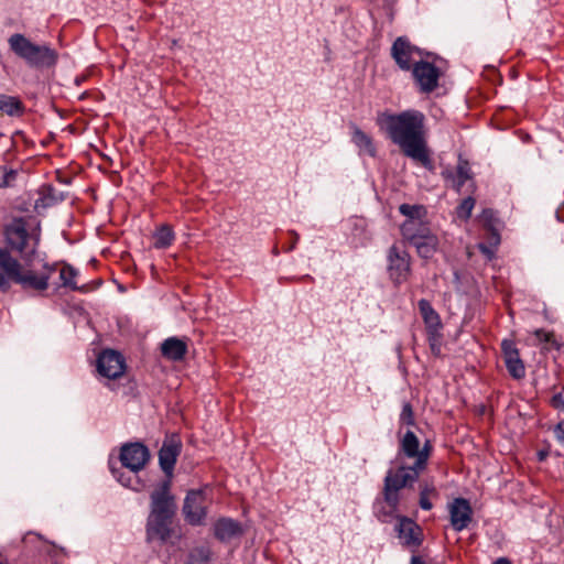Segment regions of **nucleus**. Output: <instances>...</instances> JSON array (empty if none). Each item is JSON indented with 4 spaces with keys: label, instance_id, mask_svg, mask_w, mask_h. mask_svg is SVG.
I'll return each instance as SVG.
<instances>
[{
    "label": "nucleus",
    "instance_id": "f257e3e1",
    "mask_svg": "<svg viewBox=\"0 0 564 564\" xmlns=\"http://www.w3.org/2000/svg\"><path fill=\"white\" fill-rule=\"evenodd\" d=\"M376 123L402 153L425 169H434L425 140V116L415 109L378 112Z\"/></svg>",
    "mask_w": 564,
    "mask_h": 564
},
{
    "label": "nucleus",
    "instance_id": "f03ea898",
    "mask_svg": "<svg viewBox=\"0 0 564 564\" xmlns=\"http://www.w3.org/2000/svg\"><path fill=\"white\" fill-rule=\"evenodd\" d=\"M176 506L174 497L170 494V481H163L151 494L150 513L147 520V541L165 543L172 533V519Z\"/></svg>",
    "mask_w": 564,
    "mask_h": 564
},
{
    "label": "nucleus",
    "instance_id": "7ed1b4c3",
    "mask_svg": "<svg viewBox=\"0 0 564 564\" xmlns=\"http://www.w3.org/2000/svg\"><path fill=\"white\" fill-rule=\"evenodd\" d=\"M150 457L149 448L142 443L123 444L119 459L128 473L110 466L111 474L123 487L140 492L147 488V481L139 476V473L147 466Z\"/></svg>",
    "mask_w": 564,
    "mask_h": 564
},
{
    "label": "nucleus",
    "instance_id": "20e7f679",
    "mask_svg": "<svg viewBox=\"0 0 564 564\" xmlns=\"http://www.w3.org/2000/svg\"><path fill=\"white\" fill-rule=\"evenodd\" d=\"M10 50L32 68L54 67L58 53L47 44H36L21 33H14L8 39Z\"/></svg>",
    "mask_w": 564,
    "mask_h": 564
},
{
    "label": "nucleus",
    "instance_id": "39448f33",
    "mask_svg": "<svg viewBox=\"0 0 564 564\" xmlns=\"http://www.w3.org/2000/svg\"><path fill=\"white\" fill-rule=\"evenodd\" d=\"M395 469H389L383 480V499L393 511H398L400 490L412 487L419 479L420 471L405 462L398 463Z\"/></svg>",
    "mask_w": 564,
    "mask_h": 564
},
{
    "label": "nucleus",
    "instance_id": "423d86ee",
    "mask_svg": "<svg viewBox=\"0 0 564 564\" xmlns=\"http://www.w3.org/2000/svg\"><path fill=\"white\" fill-rule=\"evenodd\" d=\"M401 232L403 238L416 249L420 257L430 259L436 252L438 239L432 234L429 226H420L415 225L413 221H404L401 226Z\"/></svg>",
    "mask_w": 564,
    "mask_h": 564
},
{
    "label": "nucleus",
    "instance_id": "0eeeda50",
    "mask_svg": "<svg viewBox=\"0 0 564 564\" xmlns=\"http://www.w3.org/2000/svg\"><path fill=\"white\" fill-rule=\"evenodd\" d=\"M6 237L9 246L22 257L34 253L39 242V237H32L29 234L24 218H14L6 227Z\"/></svg>",
    "mask_w": 564,
    "mask_h": 564
},
{
    "label": "nucleus",
    "instance_id": "6e6552de",
    "mask_svg": "<svg viewBox=\"0 0 564 564\" xmlns=\"http://www.w3.org/2000/svg\"><path fill=\"white\" fill-rule=\"evenodd\" d=\"M56 269V263H44L41 272L22 268L14 283L25 291L42 293L48 289V281Z\"/></svg>",
    "mask_w": 564,
    "mask_h": 564
},
{
    "label": "nucleus",
    "instance_id": "1a4fd4ad",
    "mask_svg": "<svg viewBox=\"0 0 564 564\" xmlns=\"http://www.w3.org/2000/svg\"><path fill=\"white\" fill-rule=\"evenodd\" d=\"M410 70L421 93L429 94L438 86L441 72L434 64L419 59Z\"/></svg>",
    "mask_w": 564,
    "mask_h": 564
},
{
    "label": "nucleus",
    "instance_id": "9d476101",
    "mask_svg": "<svg viewBox=\"0 0 564 564\" xmlns=\"http://www.w3.org/2000/svg\"><path fill=\"white\" fill-rule=\"evenodd\" d=\"M183 514L191 525H202L207 516L206 497L203 490H191L187 492Z\"/></svg>",
    "mask_w": 564,
    "mask_h": 564
},
{
    "label": "nucleus",
    "instance_id": "9b49d317",
    "mask_svg": "<svg viewBox=\"0 0 564 564\" xmlns=\"http://www.w3.org/2000/svg\"><path fill=\"white\" fill-rule=\"evenodd\" d=\"M388 272L394 284H401L410 274V256L405 250L391 246L388 250Z\"/></svg>",
    "mask_w": 564,
    "mask_h": 564
},
{
    "label": "nucleus",
    "instance_id": "f8f14e48",
    "mask_svg": "<svg viewBox=\"0 0 564 564\" xmlns=\"http://www.w3.org/2000/svg\"><path fill=\"white\" fill-rule=\"evenodd\" d=\"M391 56L402 70H410L416 56L422 57L423 51L410 43L404 36H399L391 46Z\"/></svg>",
    "mask_w": 564,
    "mask_h": 564
},
{
    "label": "nucleus",
    "instance_id": "ddd939ff",
    "mask_svg": "<svg viewBox=\"0 0 564 564\" xmlns=\"http://www.w3.org/2000/svg\"><path fill=\"white\" fill-rule=\"evenodd\" d=\"M126 364L122 355L112 349L101 351L97 358V371L108 379H117L124 373Z\"/></svg>",
    "mask_w": 564,
    "mask_h": 564
},
{
    "label": "nucleus",
    "instance_id": "4468645a",
    "mask_svg": "<svg viewBox=\"0 0 564 564\" xmlns=\"http://www.w3.org/2000/svg\"><path fill=\"white\" fill-rule=\"evenodd\" d=\"M23 265L6 248H0V292L7 293L18 279Z\"/></svg>",
    "mask_w": 564,
    "mask_h": 564
},
{
    "label": "nucleus",
    "instance_id": "2eb2a0df",
    "mask_svg": "<svg viewBox=\"0 0 564 564\" xmlns=\"http://www.w3.org/2000/svg\"><path fill=\"white\" fill-rule=\"evenodd\" d=\"M181 448L182 443L177 435L172 434L164 440L159 451V464L166 475H172Z\"/></svg>",
    "mask_w": 564,
    "mask_h": 564
},
{
    "label": "nucleus",
    "instance_id": "dca6fc26",
    "mask_svg": "<svg viewBox=\"0 0 564 564\" xmlns=\"http://www.w3.org/2000/svg\"><path fill=\"white\" fill-rule=\"evenodd\" d=\"M451 524L457 532L465 530L471 522L473 510L465 498H455L448 505Z\"/></svg>",
    "mask_w": 564,
    "mask_h": 564
},
{
    "label": "nucleus",
    "instance_id": "f3484780",
    "mask_svg": "<svg viewBox=\"0 0 564 564\" xmlns=\"http://www.w3.org/2000/svg\"><path fill=\"white\" fill-rule=\"evenodd\" d=\"M442 177L447 187L460 193L466 182L471 180V170L469 163L459 156L455 169L447 167L442 171Z\"/></svg>",
    "mask_w": 564,
    "mask_h": 564
},
{
    "label": "nucleus",
    "instance_id": "a211bd4d",
    "mask_svg": "<svg viewBox=\"0 0 564 564\" xmlns=\"http://www.w3.org/2000/svg\"><path fill=\"white\" fill-rule=\"evenodd\" d=\"M501 351L506 368L513 379H522L525 376V367L520 354L512 340L505 339L501 343Z\"/></svg>",
    "mask_w": 564,
    "mask_h": 564
},
{
    "label": "nucleus",
    "instance_id": "6ab92c4d",
    "mask_svg": "<svg viewBox=\"0 0 564 564\" xmlns=\"http://www.w3.org/2000/svg\"><path fill=\"white\" fill-rule=\"evenodd\" d=\"M394 529L403 545L417 547L422 543L421 529L413 520L401 517Z\"/></svg>",
    "mask_w": 564,
    "mask_h": 564
},
{
    "label": "nucleus",
    "instance_id": "aec40b11",
    "mask_svg": "<svg viewBox=\"0 0 564 564\" xmlns=\"http://www.w3.org/2000/svg\"><path fill=\"white\" fill-rule=\"evenodd\" d=\"M241 533V524L231 518H220L214 524V534L221 542L230 541Z\"/></svg>",
    "mask_w": 564,
    "mask_h": 564
},
{
    "label": "nucleus",
    "instance_id": "412c9836",
    "mask_svg": "<svg viewBox=\"0 0 564 564\" xmlns=\"http://www.w3.org/2000/svg\"><path fill=\"white\" fill-rule=\"evenodd\" d=\"M419 310L424 321L427 335L437 336L442 328V322L438 313L432 307L431 303L422 299L419 301Z\"/></svg>",
    "mask_w": 564,
    "mask_h": 564
},
{
    "label": "nucleus",
    "instance_id": "4be33fe9",
    "mask_svg": "<svg viewBox=\"0 0 564 564\" xmlns=\"http://www.w3.org/2000/svg\"><path fill=\"white\" fill-rule=\"evenodd\" d=\"M187 352V344L177 337H169L161 344L162 356L171 361H181Z\"/></svg>",
    "mask_w": 564,
    "mask_h": 564
},
{
    "label": "nucleus",
    "instance_id": "5701e85b",
    "mask_svg": "<svg viewBox=\"0 0 564 564\" xmlns=\"http://www.w3.org/2000/svg\"><path fill=\"white\" fill-rule=\"evenodd\" d=\"M420 448V441L417 436L412 432L408 431L400 441V448L397 455V462H404L405 458L417 459Z\"/></svg>",
    "mask_w": 564,
    "mask_h": 564
},
{
    "label": "nucleus",
    "instance_id": "b1692460",
    "mask_svg": "<svg viewBox=\"0 0 564 564\" xmlns=\"http://www.w3.org/2000/svg\"><path fill=\"white\" fill-rule=\"evenodd\" d=\"M351 129V141L358 148L359 155L376 156L377 150L372 138L355 124Z\"/></svg>",
    "mask_w": 564,
    "mask_h": 564
},
{
    "label": "nucleus",
    "instance_id": "393cba45",
    "mask_svg": "<svg viewBox=\"0 0 564 564\" xmlns=\"http://www.w3.org/2000/svg\"><path fill=\"white\" fill-rule=\"evenodd\" d=\"M78 275V271L72 267L70 264H64L59 271V281L61 284L58 288H65L70 291H79V292H86L87 286L82 285L79 286L76 282V278Z\"/></svg>",
    "mask_w": 564,
    "mask_h": 564
},
{
    "label": "nucleus",
    "instance_id": "a878e982",
    "mask_svg": "<svg viewBox=\"0 0 564 564\" xmlns=\"http://www.w3.org/2000/svg\"><path fill=\"white\" fill-rule=\"evenodd\" d=\"M23 111L24 106L18 97L0 94V112L10 117H19Z\"/></svg>",
    "mask_w": 564,
    "mask_h": 564
},
{
    "label": "nucleus",
    "instance_id": "bb28decb",
    "mask_svg": "<svg viewBox=\"0 0 564 564\" xmlns=\"http://www.w3.org/2000/svg\"><path fill=\"white\" fill-rule=\"evenodd\" d=\"M63 199L62 193L57 192L53 186H43L41 197L35 200V207H48Z\"/></svg>",
    "mask_w": 564,
    "mask_h": 564
},
{
    "label": "nucleus",
    "instance_id": "cd10ccee",
    "mask_svg": "<svg viewBox=\"0 0 564 564\" xmlns=\"http://www.w3.org/2000/svg\"><path fill=\"white\" fill-rule=\"evenodd\" d=\"M174 232L167 225L161 226L153 235V246L156 249H165L174 241Z\"/></svg>",
    "mask_w": 564,
    "mask_h": 564
},
{
    "label": "nucleus",
    "instance_id": "c85d7f7f",
    "mask_svg": "<svg viewBox=\"0 0 564 564\" xmlns=\"http://www.w3.org/2000/svg\"><path fill=\"white\" fill-rule=\"evenodd\" d=\"M399 212L403 216L408 217L405 221H413L415 225L427 226L422 221V216L425 214L423 206L402 204L399 207Z\"/></svg>",
    "mask_w": 564,
    "mask_h": 564
},
{
    "label": "nucleus",
    "instance_id": "c756f323",
    "mask_svg": "<svg viewBox=\"0 0 564 564\" xmlns=\"http://www.w3.org/2000/svg\"><path fill=\"white\" fill-rule=\"evenodd\" d=\"M437 495L436 489L433 485L427 482H422L420 486V507L423 510H431L433 508L432 502L430 501L431 497H435Z\"/></svg>",
    "mask_w": 564,
    "mask_h": 564
},
{
    "label": "nucleus",
    "instance_id": "7c9ffc66",
    "mask_svg": "<svg viewBox=\"0 0 564 564\" xmlns=\"http://www.w3.org/2000/svg\"><path fill=\"white\" fill-rule=\"evenodd\" d=\"M431 451H432V445H431L430 441H426L423 444V446L419 448L417 459H415L411 466H413L416 470L422 473L426 468L427 460L431 455Z\"/></svg>",
    "mask_w": 564,
    "mask_h": 564
},
{
    "label": "nucleus",
    "instance_id": "2f4dec72",
    "mask_svg": "<svg viewBox=\"0 0 564 564\" xmlns=\"http://www.w3.org/2000/svg\"><path fill=\"white\" fill-rule=\"evenodd\" d=\"M475 206V199L470 196L466 197L457 207V216L460 219H468L471 215V210Z\"/></svg>",
    "mask_w": 564,
    "mask_h": 564
},
{
    "label": "nucleus",
    "instance_id": "473e14b6",
    "mask_svg": "<svg viewBox=\"0 0 564 564\" xmlns=\"http://www.w3.org/2000/svg\"><path fill=\"white\" fill-rule=\"evenodd\" d=\"M17 177V171L0 167V187L10 186Z\"/></svg>",
    "mask_w": 564,
    "mask_h": 564
},
{
    "label": "nucleus",
    "instance_id": "72a5a7b5",
    "mask_svg": "<svg viewBox=\"0 0 564 564\" xmlns=\"http://www.w3.org/2000/svg\"><path fill=\"white\" fill-rule=\"evenodd\" d=\"M429 344L431 350L434 355L438 356L441 354V333L438 332L437 336L429 335Z\"/></svg>",
    "mask_w": 564,
    "mask_h": 564
},
{
    "label": "nucleus",
    "instance_id": "f704fd0d",
    "mask_svg": "<svg viewBox=\"0 0 564 564\" xmlns=\"http://www.w3.org/2000/svg\"><path fill=\"white\" fill-rule=\"evenodd\" d=\"M401 420L408 424H413V411L409 403H405L403 405L402 412H401Z\"/></svg>",
    "mask_w": 564,
    "mask_h": 564
},
{
    "label": "nucleus",
    "instance_id": "c9c22d12",
    "mask_svg": "<svg viewBox=\"0 0 564 564\" xmlns=\"http://www.w3.org/2000/svg\"><path fill=\"white\" fill-rule=\"evenodd\" d=\"M494 212L491 209H485L481 214V221L486 226L487 229L495 228L492 220H494Z\"/></svg>",
    "mask_w": 564,
    "mask_h": 564
},
{
    "label": "nucleus",
    "instance_id": "e433bc0d",
    "mask_svg": "<svg viewBox=\"0 0 564 564\" xmlns=\"http://www.w3.org/2000/svg\"><path fill=\"white\" fill-rule=\"evenodd\" d=\"M554 435L557 442L564 446V419L555 426Z\"/></svg>",
    "mask_w": 564,
    "mask_h": 564
},
{
    "label": "nucleus",
    "instance_id": "4c0bfd02",
    "mask_svg": "<svg viewBox=\"0 0 564 564\" xmlns=\"http://www.w3.org/2000/svg\"><path fill=\"white\" fill-rule=\"evenodd\" d=\"M488 231H489L488 239H489L490 246L496 248L500 243V235L495 228L488 229Z\"/></svg>",
    "mask_w": 564,
    "mask_h": 564
},
{
    "label": "nucleus",
    "instance_id": "58836bf2",
    "mask_svg": "<svg viewBox=\"0 0 564 564\" xmlns=\"http://www.w3.org/2000/svg\"><path fill=\"white\" fill-rule=\"evenodd\" d=\"M198 555L203 561H208L210 552L207 547H198L194 550L193 556Z\"/></svg>",
    "mask_w": 564,
    "mask_h": 564
},
{
    "label": "nucleus",
    "instance_id": "ea45409f",
    "mask_svg": "<svg viewBox=\"0 0 564 564\" xmlns=\"http://www.w3.org/2000/svg\"><path fill=\"white\" fill-rule=\"evenodd\" d=\"M479 250L488 258L491 259L494 257L495 250L492 246H487L486 243H479Z\"/></svg>",
    "mask_w": 564,
    "mask_h": 564
},
{
    "label": "nucleus",
    "instance_id": "a19ab883",
    "mask_svg": "<svg viewBox=\"0 0 564 564\" xmlns=\"http://www.w3.org/2000/svg\"><path fill=\"white\" fill-rule=\"evenodd\" d=\"M395 511H393L391 508L389 511H381V510H378L377 511V517L380 521L382 522H387L388 521V518L391 517Z\"/></svg>",
    "mask_w": 564,
    "mask_h": 564
},
{
    "label": "nucleus",
    "instance_id": "79ce46f5",
    "mask_svg": "<svg viewBox=\"0 0 564 564\" xmlns=\"http://www.w3.org/2000/svg\"><path fill=\"white\" fill-rule=\"evenodd\" d=\"M536 335L540 337V339H541V340H544V341H546V343H549V341L551 340V337H552V335H551V334H549V333H544V332H542V330H538V332H536Z\"/></svg>",
    "mask_w": 564,
    "mask_h": 564
},
{
    "label": "nucleus",
    "instance_id": "37998d69",
    "mask_svg": "<svg viewBox=\"0 0 564 564\" xmlns=\"http://www.w3.org/2000/svg\"><path fill=\"white\" fill-rule=\"evenodd\" d=\"M560 403L564 405V401H563L562 394H556V395H554V398H553V404H554L555 406H557Z\"/></svg>",
    "mask_w": 564,
    "mask_h": 564
},
{
    "label": "nucleus",
    "instance_id": "c03bdc74",
    "mask_svg": "<svg viewBox=\"0 0 564 564\" xmlns=\"http://www.w3.org/2000/svg\"><path fill=\"white\" fill-rule=\"evenodd\" d=\"M492 564H512L511 561L507 557H499Z\"/></svg>",
    "mask_w": 564,
    "mask_h": 564
},
{
    "label": "nucleus",
    "instance_id": "a18cd8bd",
    "mask_svg": "<svg viewBox=\"0 0 564 564\" xmlns=\"http://www.w3.org/2000/svg\"><path fill=\"white\" fill-rule=\"evenodd\" d=\"M411 564H425L420 557L412 556Z\"/></svg>",
    "mask_w": 564,
    "mask_h": 564
},
{
    "label": "nucleus",
    "instance_id": "49530a36",
    "mask_svg": "<svg viewBox=\"0 0 564 564\" xmlns=\"http://www.w3.org/2000/svg\"><path fill=\"white\" fill-rule=\"evenodd\" d=\"M293 235L295 237V241H294V243H295L297 241V239H299V235H296V234H293Z\"/></svg>",
    "mask_w": 564,
    "mask_h": 564
}]
</instances>
